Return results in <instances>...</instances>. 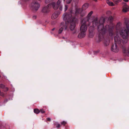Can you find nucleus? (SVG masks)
<instances>
[{"instance_id": "nucleus-25", "label": "nucleus", "mask_w": 129, "mask_h": 129, "mask_svg": "<svg viewBox=\"0 0 129 129\" xmlns=\"http://www.w3.org/2000/svg\"><path fill=\"white\" fill-rule=\"evenodd\" d=\"M58 6H59V10H60L61 11L62 10V6H58ZM57 7L58 8V6H57Z\"/></svg>"}, {"instance_id": "nucleus-28", "label": "nucleus", "mask_w": 129, "mask_h": 129, "mask_svg": "<svg viewBox=\"0 0 129 129\" xmlns=\"http://www.w3.org/2000/svg\"><path fill=\"white\" fill-rule=\"evenodd\" d=\"M60 125L59 124H57L56 126V127L58 128H59L60 127Z\"/></svg>"}, {"instance_id": "nucleus-2", "label": "nucleus", "mask_w": 129, "mask_h": 129, "mask_svg": "<svg viewBox=\"0 0 129 129\" xmlns=\"http://www.w3.org/2000/svg\"><path fill=\"white\" fill-rule=\"evenodd\" d=\"M72 15V11H70L69 13H65L63 14V20L66 21L65 23H64L65 24L68 25V23L75 19L71 17Z\"/></svg>"}, {"instance_id": "nucleus-16", "label": "nucleus", "mask_w": 129, "mask_h": 129, "mask_svg": "<svg viewBox=\"0 0 129 129\" xmlns=\"http://www.w3.org/2000/svg\"><path fill=\"white\" fill-rule=\"evenodd\" d=\"M106 2L110 6H113L115 5L112 2L110 1L109 0H107Z\"/></svg>"}, {"instance_id": "nucleus-34", "label": "nucleus", "mask_w": 129, "mask_h": 129, "mask_svg": "<svg viewBox=\"0 0 129 129\" xmlns=\"http://www.w3.org/2000/svg\"><path fill=\"white\" fill-rule=\"evenodd\" d=\"M54 29H55V28H53V29H52V30H54Z\"/></svg>"}, {"instance_id": "nucleus-24", "label": "nucleus", "mask_w": 129, "mask_h": 129, "mask_svg": "<svg viewBox=\"0 0 129 129\" xmlns=\"http://www.w3.org/2000/svg\"><path fill=\"white\" fill-rule=\"evenodd\" d=\"M66 122L64 121H62L61 123V124H63V125H64V124H66Z\"/></svg>"}, {"instance_id": "nucleus-9", "label": "nucleus", "mask_w": 129, "mask_h": 129, "mask_svg": "<svg viewBox=\"0 0 129 129\" xmlns=\"http://www.w3.org/2000/svg\"><path fill=\"white\" fill-rule=\"evenodd\" d=\"M61 2V0H58L57 2V4L56 5L55 3H53L52 4V6L55 10H56L58 8L57 6H59V5L60 4Z\"/></svg>"}, {"instance_id": "nucleus-36", "label": "nucleus", "mask_w": 129, "mask_h": 129, "mask_svg": "<svg viewBox=\"0 0 129 129\" xmlns=\"http://www.w3.org/2000/svg\"><path fill=\"white\" fill-rule=\"evenodd\" d=\"M34 17L35 18H36V16H34Z\"/></svg>"}, {"instance_id": "nucleus-13", "label": "nucleus", "mask_w": 129, "mask_h": 129, "mask_svg": "<svg viewBox=\"0 0 129 129\" xmlns=\"http://www.w3.org/2000/svg\"><path fill=\"white\" fill-rule=\"evenodd\" d=\"M123 52L124 55L129 56V47L124 49L123 50Z\"/></svg>"}, {"instance_id": "nucleus-12", "label": "nucleus", "mask_w": 129, "mask_h": 129, "mask_svg": "<svg viewBox=\"0 0 129 129\" xmlns=\"http://www.w3.org/2000/svg\"><path fill=\"white\" fill-rule=\"evenodd\" d=\"M85 35L86 32L81 31L80 33L79 34L78 36V37L79 38H82L85 37Z\"/></svg>"}, {"instance_id": "nucleus-37", "label": "nucleus", "mask_w": 129, "mask_h": 129, "mask_svg": "<svg viewBox=\"0 0 129 129\" xmlns=\"http://www.w3.org/2000/svg\"><path fill=\"white\" fill-rule=\"evenodd\" d=\"M63 0L64 1H65V0Z\"/></svg>"}, {"instance_id": "nucleus-4", "label": "nucleus", "mask_w": 129, "mask_h": 129, "mask_svg": "<svg viewBox=\"0 0 129 129\" xmlns=\"http://www.w3.org/2000/svg\"><path fill=\"white\" fill-rule=\"evenodd\" d=\"M100 22H102L101 24L100 23L99 25L98 26V29L99 32L100 33H103L107 29L109 28V26L108 25L106 26V28H104L103 24L104 20H100Z\"/></svg>"}, {"instance_id": "nucleus-1", "label": "nucleus", "mask_w": 129, "mask_h": 129, "mask_svg": "<svg viewBox=\"0 0 129 129\" xmlns=\"http://www.w3.org/2000/svg\"><path fill=\"white\" fill-rule=\"evenodd\" d=\"M120 34L124 39L126 40L125 42L123 43H126L127 41V39L129 35V24H126V26L121 29Z\"/></svg>"}, {"instance_id": "nucleus-11", "label": "nucleus", "mask_w": 129, "mask_h": 129, "mask_svg": "<svg viewBox=\"0 0 129 129\" xmlns=\"http://www.w3.org/2000/svg\"><path fill=\"white\" fill-rule=\"evenodd\" d=\"M49 5H48L47 7H44L42 10V12L45 13L48 12L49 11L48 8Z\"/></svg>"}, {"instance_id": "nucleus-29", "label": "nucleus", "mask_w": 129, "mask_h": 129, "mask_svg": "<svg viewBox=\"0 0 129 129\" xmlns=\"http://www.w3.org/2000/svg\"><path fill=\"white\" fill-rule=\"evenodd\" d=\"M104 44L105 46H107L109 44V43L108 42H107L106 44L105 43Z\"/></svg>"}, {"instance_id": "nucleus-14", "label": "nucleus", "mask_w": 129, "mask_h": 129, "mask_svg": "<svg viewBox=\"0 0 129 129\" xmlns=\"http://www.w3.org/2000/svg\"><path fill=\"white\" fill-rule=\"evenodd\" d=\"M0 88L2 89H4V91H7L8 90V88L7 87H5L4 85L2 84H0ZM1 92V90H0V92Z\"/></svg>"}, {"instance_id": "nucleus-3", "label": "nucleus", "mask_w": 129, "mask_h": 129, "mask_svg": "<svg viewBox=\"0 0 129 129\" xmlns=\"http://www.w3.org/2000/svg\"><path fill=\"white\" fill-rule=\"evenodd\" d=\"M115 44L112 46L111 48V50L115 52H117L119 51V48L118 47L117 44H119L121 43L122 40H120L117 37H115L114 38Z\"/></svg>"}, {"instance_id": "nucleus-19", "label": "nucleus", "mask_w": 129, "mask_h": 129, "mask_svg": "<svg viewBox=\"0 0 129 129\" xmlns=\"http://www.w3.org/2000/svg\"><path fill=\"white\" fill-rule=\"evenodd\" d=\"M78 1V0H69V1L68 0L67 1V2L68 4H69L71 3V1L74 2H77Z\"/></svg>"}, {"instance_id": "nucleus-26", "label": "nucleus", "mask_w": 129, "mask_h": 129, "mask_svg": "<svg viewBox=\"0 0 129 129\" xmlns=\"http://www.w3.org/2000/svg\"><path fill=\"white\" fill-rule=\"evenodd\" d=\"M81 11V9H78L76 10V13H77V12L78 11Z\"/></svg>"}, {"instance_id": "nucleus-31", "label": "nucleus", "mask_w": 129, "mask_h": 129, "mask_svg": "<svg viewBox=\"0 0 129 129\" xmlns=\"http://www.w3.org/2000/svg\"><path fill=\"white\" fill-rule=\"evenodd\" d=\"M47 120H48V121H50V118H47Z\"/></svg>"}, {"instance_id": "nucleus-35", "label": "nucleus", "mask_w": 129, "mask_h": 129, "mask_svg": "<svg viewBox=\"0 0 129 129\" xmlns=\"http://www.w3.org/2000/svg\"><path fill=\"white\" fill-rule=\"evenodd\" d=\"M98 19V18H96V20H97V19Z\"/></svg>"}, {"instance_id": "nucleus-6", "label": "nucleus", "mask_w": 129, "mask_h": 129, "mask_svg": "<svg viewBox=\"0 0 129 129\" xmlns=\"http://www.w3.org/2000/svg\"><path fill=\"white\" fill-rule=\"evenodd\" d=\"M76 19H74L73 20L70 21L68 23L67 26L69 25L70 28L71 30H74L75 27V22Z\"/></svg>"}, {"instance_id": "nucleus-15", "label": "nucleus", "mask_w": 129, "mask_h": 129, "mask_svg": "<svg viewBox=\"0 0 129 129\" xmlns=\"http://www.w3.org/2000/svg\"><path fill=\"white\" fill-rule=\"evenodd\" d=\"M58 14L56 13L53 14L51 16V18L53 19H56L58 17Z\"/></svg>"}, {"instance_id": "nucleus-20", "label": "nucleus", "mask_w": 129, "mask_h": 129, "mask_svg": "<svg viewBox=\"0 0 129 129\" xmlns=\"http://www.w3.org/2000/svg\"><path fill=\"white\" fill-rule=\"evenodd\" d=\"M93 12L92 11H91L88 14L87 16V17H90L92 15V14H93Z\"/></svg>"}, {"instance_id": "nucleus-8", "label": "nucleus", "mask_w": 129, "mask_h": 129, "mask_svg": "<svg viewBox=\"0 0 129 129\" xmlns=\"http://www.w3.org/2000/svg\"><path fill=\"white\" fill-rule=\"evenodd\" d=\"M84 20L82 22V24L80 27V30L82 32H85L86 31L87 29V27L85 23H84Z\"/></svg>"}, {"instance_id": "nucleus-7", "label": "nucleus", "mask_w": 129, "mask_h": 129, "mask_svg": "<svg viewBox=\"0 0 129 129\" xmlns=\"http://www.w3.org/2000/svg\"><path fill=\"white\" fill-rule=\"evenodd\" d=\"M67 25L65 24L64 22H61L60 25V28L58 31L59 33H61L64 29H66Z\"/></svg>"}, {"instance_id": "nucleus-17", "label": "nucleus", "mask_w": 129, "mask_h": 129, "mask_svg": "<svg viewBox=\"0 0 129 129\" xmlns=\"http://www.w3.org/2000/svg\"><path fill=\"white\" fill-rule=\"evenodd\" d=\"M89 4L88 3H85L84 4L83 6V9H86L88 7Z\"/></svg>"}, {"instance_id": "nucleus-32", "label": "nucleus", "mask_w": 129, "mask_h": 129, "mask_svg": "<svg viewBox=\"0 0 129 129\" xmlns=\"http://www.w3.org/2000/svg\"><path fill=\"white\" fill-rule=\"evenodd\" d=\"M4 93H1V95L2 96H3Z\"/></svg>"}, {"instance_id": "nucleus-30", "label": "nucleus", "mask_w": 129, "mask_h": 129, "mask_svg": "<svg viewBox=\"0 0 129 129\" xmlns=\"http://www.w3.org/2000/svg\"><path fill=\"white\" fill-rule=\"evenodd\" d=\"M123 1L125 2H127L128 1V0H123Z\"/></svg>"}, {"instance_id": "nucleus-10", "label": "nucleus", "mask_w": 129, "mask_h": 129, "mask_svg": "<svg viewBox=\"0 0 129 129\" xmlns=\"http://www.w3.org/2000/svg\"><path fill=\"white\" fill-rule=\"evenodd\" d=\"M122 11L125 12L129 11V7L126 5H124L123 7Z\"/></svg>"}, {"instance_id": "nucleus-27", "label": "nucleus", "mask_w": 129, "mask_h": 129, "mask_svg": "<svg viewBox=\"0 0 129 129\" xmlns=\"http://www.w3.org/2000/svg\"><path fill=\"white\" fill-rule=\"evenodd\" d=\"M40 112L41 113H43L45 112V111L44 110H41Z\"/></svg>"}, {"instance_id": "nucleus-22", "label": "nucleus", "mask_w": 129, "mask_h": 129, "mask_svg": "<svg viewBox=\"0 0 129 129\" xmlns=\"http://www.w3.org/2000/svg\"><path fill=\"white\" fill-rule=\"evenodd\" d=\"M122 0H116V2H115V4L117 5L118 3L121 2Z\"/></svg>"}, {"instance_id": "nucleus-23", "label": "nucleus", "mask_w": 129, "mask_h": 129, "mask_svg": "<svg viewBox=\"0 0 129 129\" xmlns=\"http://www.w3.org/2000/svg\"><path fill=\"white\" fill-rule=\"evenodd\" d=\"M68 6L67 5H65L64 8V11H66L67 9Z\"/></svg>"}, {"instance_id": "nucleus-33", "label": "nucleus", "mask_w": 129, "mask_h": 129, "mask_svg": "<svg viewBox=\"0 0 129 129\" xmlns=\"http://www.w3.org/2000/svg\"><path fill=\"white\" fill-rule=\"evenodd\" d=\"M113 2L115 3V2H116V0H113Z\"/></svg>"}, {"instance_id": "nucleus-21", "label": "nucleus", "mask_w": 129, "mask_h": 129, "mask_svg": "<svg viewBox=\"0 0 129 129\" xmlns=\"http://www.w3.org/2000/svg\"><path fill=\"white\" fill-rule=\"evenodd\" d=\"M93 30V28L92 26H90L89 28V30L90 32H92Z\"/></svg>"}, {"instance_id": "nucleus-5", "label": "nucleus", "mask_w": 129, "mask_h": 129, "mask_svg": "<svg viewBox=\"0 0 129 129\" xmlns=\"http://www.w3.org/2000/svg\"><path fill=\"white\" fill-rule=\"evenodd\" d=\"M30 8L34 11H37L40 7V4L36 1H33L30 6Z\"/></svg>"}, {"instance_id": "nucleus-18", "label": "nucleus", "mask_w": 129, "mask_h": 129, "mask_svg": "<svg viewBox=\"0 0 129 129\" xmlns=\"http://www.w3.org/2000/svg\"><path fill=\"white\" fill-rule=\"evenodd\" d=\"M34 112L35 113L38 114L39 113L40 111L38 109H35L34 110Z\"/></svg>"}]
</instances>
